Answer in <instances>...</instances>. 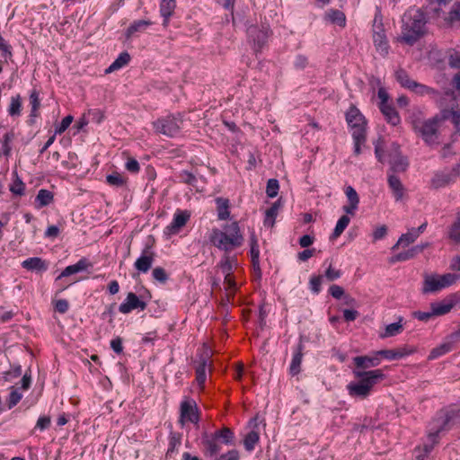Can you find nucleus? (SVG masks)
<instances>
[{
    "label": "nucleus",
    "mask_w": 460,
    "mask_h": 460,
    "mask_svg": "<svg viewBox=\"0 0 460 460\" xmlns=\"http://www.w3.org/2000/svg\"><path fill=\"white\" fill-rule=\"evenodd\" d=\"M425 14L419 9L408 11L402 19V32L396 40L406 45H413L426 33Z\"/></svg>",
    "instance_id": "obj_1"
},
{
    "label": "nucleus",
    "mask_w": 460,
    "mask_h": 460,
    "mask_svg": "<svg viewBox=\"0 0 460 460\" xmlns=\"http://www.w3.org/2000/svg\"><path fill=\"white\" fill-rule=\"evenodd\" d=\"M352 373L356 381L350 382L348 385L349 394L361 399L367 398L373 387L385 378V375L381 369L368 371L353 369Z\"/></svg>",
    "instance_id": "obj_2"
},
{
    "label": "nucleus",
    "mask_w": 460,
    "mask_h": 460,
    "mask_svg": "<svg viewBox=\"0 0 460 460\" xmlns=\"http://www.w3.org/2000/svg\"><path fill=\"white\" fill-rule=\"evenodd\" d=\"M224 230L214 229L211 234L210 241L216 247L228 252L243 243L238 222L225 226Z\"/></svg>",
    "instance_id": "obj_3"
},
{
    "label": "nucleus",
    "mask_w": 460,
    "mask_h": 460,
    "mask_svg": "<svg viewBox=\"0 0 460 460\" xmlns=\"http://www.w3.org/2000/svg\"><path fill=\"white\" fill-rule=\"evenodd\" d=\"M457 279H459V276L454 273L427 274L424 277L422 291L423 293L437 292L455 284Z\"/></svg>",
    "instance_id": "obj_4"
},
{
    "label": "nucleus",
    "mask_w": 460,
    "mask_h": 460,
    "mask_svg": "<svg viewBox=\"0 0 460 460\" xmlns=\"http://www.w3.org/2000/svg\"><path fill=\"white\" fill-rule=\"evenodd\" d=\"M212 355L211 349L203 346L202 351L199 356V360L197 361V366L195 367L196 370V381L198 385L200 386V389L204 388V384L206 381V369L207 367L211 368L212 361L210 360Z\"/></svg>",
    "instance_id": "obj_5"
},
{
    "label": "nucleus",
    "mask_w": 460,
    "mask_h": 460,
    "mask_svg": "<svg viewBox=\"0 0 460 460\" xmlns=\"http://www.w3.org/2000/svg\"><path fill=\"white\" fill-rule=\"evenodd\" d=\"M441 417L439 418L438 421L440 422V427L435 431L430 432L429 434V439L431 442L430 445H425L423 447L424 453H420V455L416 456V460H424L425 456L433 449L434 446L438 444V433L443 430L447 423L453 419V414H451L447 411H442L440 412Z\"/></svg>",
    "instance_id": "obj_6"
},
{
    "label": "nucleus",
    "mask_w": 460,
    "mask_h": 460,
    "mask_svg": "<svg viewBox=\"0 0 460 460\" xmlns=\"http://www.w3.org/2000/svg\"><path fill=\"white\" fill-rule=\"evenodd\" d=\"M153 126L156 133L171 137L178 134L181 128L180 121L172 116L159 119L153 123Z\"/></svg>",
    "instance_id": "obj_7"
},
{
    "label": "nucleus",
    "mask_w": 460,
    "mask_h": 460,
    "mask_svg": "<svg viewBox=\"0 0 460 460\" xmlns=\"http://www.w3.org/2000/svg\"><path fill=\"white\" fill-rule=\"evenodd\" d=\"M444 120L445 119H442L441 111L439 115H437L432 119L423 122L420 131L421 133L422 137L428 144L432 145L436 143L438 139V123Z\"/></svg>",
    "instance_id": "obj_8"
},
{
    "label": "nucleus",
    "mask_w": 460,
    "mask_h": 460,
    "mask_svg": "<svg viewBox=\"0 0 460 460\" xmlns=\"http://www.w3.org/2000/svg\"><path fill=\"white\" fill-rule=\"evenodd\" d=\"M346 120L353 132L366 133V119L356 106L349 107L346 113Z\"/></svg>",
    "instance_id": "obj_9"
},
{
    "label": "nucleus",
    "mask_w": 460,
    "mask_h": 460,
    "mask_svg": "<svg viewBox=\"0 0 460 460\" xmlns=\"http://www.w3.org/2000/svg\"><path fill=\"white\" fill-rule=\"evenodd\" d=\"M199 420V410L193 400H185L181 403L180 423L183 426L185 422L198 423Z\"/></svg>",
    "instance_id": "obj_10"
},
{
    "label": "nucleus",
    "mask_w": 460,
    "mask_h": 460,
    "mask_svg": "<svg viewBox=\"0 0 460 460\" xmlns=\"http://www.w3.org/2000/svg\"><path fill=\"white\" fill-rule=\"evenodd\" d=\"M373 41L376 52L381 57H385L389 51V45L383 24L374 25Z\"/></svg>",
    "instance_id": "obj_11"
},
{
    "label": "nucleus",
    "mask_w": 460,
    "mask_h": 460,
    "mask_svg": "<svg viewBox=\"0 0 460 460\" xmlns=\"http://www.w3.org/2000/svg\"><path fill=\"white\" fill-rule=\"evenodd\" d=\"M190 216L191 214L189 210H177L172 223L166 227L167 234H178L186 226Z\"/></svg>",
    "instance_id": "obj_12"
},
{
    "label": "nucleus",
    "mask_w": 460,
    "mask_h": 460,
    "mask_svg": "<svg viewBox=\"0 0 460 460\" xmlns=\"http://www.w3.org/2000/svg\"><path fill=\"white\" fill-rule=\"evenodd\" d=\"M389 164L392 171L395 172H402L408 166L407 160L401 155L399 146L396 144L392 145V150L389 154Z\"/></svg>",
    "instance_id": "obj_13"
},
{
    "label": "nucleus",
    "mask_w": 460,
    "mask_h": 460,
    "mask_svg": "<svg viewBox=\"0 0 460 460\" xmlns=\"http://www.w3.org/2000/svg\"><path fill=\"white\" fill-rule=\"evenodd\" d=\"M146 306V304L143 301H141L136 294L130 292L128 294L126 302L122 303L119 305V312L122 314H128L134 309L140 308L141 310H144Z\"/></svg>",
    "instance_id": "obj_14"
},
{
    "label": "nucleus",
    "mask_w": 460,
    "mask_h": 460,
    "mask_svg": "<svg viewBox=\"0 0 460 460\" xmlns=\"http://www.w3.org/2000/svg\"><path fill=\"white\" fill-rule=\"evenodd\" d=\"M353 362L355 365L354 369L366 371L365 369L377 367L380 364V359L378 358V355L375 353L374 356L355 357Z\"/></svg>",
    "instance_id": "obj_15"
},
{
    "label": "nucleus",
    "mask_w": 460,
    "mask_h": 460,
    "mask_svg": "<svg viewBox=\"0 0 460 460\" xmlns=\"http://www.w3.org/2000/svg\"><path fill=\"white\" fill-rule=\"evenodd\" d=\"M155 256V252L146 247L141 256L136 261V269L140 272H147L152 266Z\"/></svg>",
    "instance_id": "obj_16"
},
{
    "label": "nucleus",
    "mask_w": 460,
    "mask_h": 460,
    "mask_svg": "<svg viewBox=\"0 0 460 460\" xmlns=\"http://www.w3.org/2000/svg\"><path fill=\"white\" fill-rule=\"evenodd\" d=\"M444 26L460 27V3H455L451 10L443 18Z\"/></svg>",
    "instance_id": "obj_17"
},
{
    "label": "nucleus",
    "mask_w": 460,
    "mask_h": 460,
    "mask_svg": "<svg viewBox=\"0 0 460 460\" xmlns=\"http://www.w3.org/2000/svg\"><path fill=\"white\" fill-rule=\"evenodd\" d=\"M247 32L249 37L257 45V49H261L265 44L269 36L267 30H261L257 26H250Z\"/></svg>",
    "instance_id": "obj_18"
},
{
    "label": "nucleus",
    "mask_w": 460,
    "mask_h": 460,
    "mask_svg": "<svg viewBox=\"0 0 460 460\" xmlns=\"http://www.w3.org/2000/svg\"><path fill=\"white\" fill-rule=\"evenodd\" d=\"M429 244L428 243H426L421 245L413 246L411 249H409L408 251L400 252L397 255L392 257L390 259V261L395 262V261H406V260L411 259L414 256H416L417 254L422 252L425 248L429 247Z\"/></svg>",
    "instance_id": "obj_19"
},
{
    "label": "nucleus",
    "mask_w": 460,
    "mask_h": 460,
    "mask_svg": "<svg viewBox=\"0 0 460 460\" xmlns=\"http://www.w3.org/2000/svg\"><path fill=\"white\" fill-rule=\"evenodd\" d=\"M217 217L219 220H226L230 217V201L228 199L218 197L216 199Z\"/></svg>",
    "instance_id": "obj_20"
},
{
    "label": "nucleus",
    "mask_w": 460,
    "mask_h": 460,
    "mask_svg": "<svg viewBox=\"0 0 460 460\" xmlns=\"http://www.w3.org/2000/svg\"><path fill=\"white\" fill-rule=\"evenodd\" d=\"M207 453L209 456L217 455L220 450L221 447L219 445V438H217V435L214 433L211 438L205 436L202 441Z\"/></svg>",
    "instance_id": "obj_21"
},
{
    "label": "nucleus",
    "mask_w": 460,
    "mask_h": 460,
    "mask_svg": "<svg viewBox=\"0 0 460 460\" xmlns=\"http://www.w3.org/2000/svg\"><path fill=\"white\" fill-rule=\"evenodd\" d=\"M176 7L175 0H162L160 4V12L162 16L164 18V26H167L169 18L173 14Z\"/></svg>",
    "instance_id": "obj_22"
},
{
    "label": "nucleus",
    "mask_w": 460,
    "mask_h": 460,
    "mask_svg": "<svg viewBox=\"0 0 460 460\" xmlns=\"http://www.w3.org/2000/svg\"><path fill=\"white\" fill-rule=\"evenodd\" d=\"M90 264L88 263L87 260L82 259L77 263L74 265L67 266L61 274L58 277V279L70 276L72 274H75L77 272H80L82 270H86Z\"/></svg>",
    "instance_id": "obj_23"
},
{
    "label": "nucleus",
    "mask_w": 460,
    "mask_h": 460,
    "mask_svg": "<svg viewBox=\"0 0 460 460\" xmlns=\"http://www.w3.org/2000/svg\"><path fill=\"white\" fill-rule=\"evenodd\" d=\"M303 344L299 343L296 351L292 358L289 372L292 376H296L301 371V363L303 358Z\"/></svg>",
    "instance_id": "obj_24"
},
{
    "label": "nucleus",
    "mask_w": 460,
    "mask_h": 460,
    "mask_svg": "<svg viewBox=\"0 0 460 460\" xmlns=\"http://www.w3.org/2000/svg\"><path fill=\"white\" fill-rule=\"evenodd\" d=\"M380 110L385 115L388 123L395 126L400 122V117L395 109L388 104H380Z\"/></svg>",
    "instance_id": "obj_25"
},
{
    "label": "nucleus",
    "mask_w": 460,
    "mask_h": 460,
    "mask_svg": "<svg viewBox=\"0 0 460 460\" xmlns=\"http://www.w3.org/2000/svg\"><path fill=\"white\" fill-rule=\"evenodd\" d=\"M451 181L452 177L450 174L445 172H438L431 179L430 184L433 189L438 190L447 186Z\"/></svg>",
    "instance_id": "obj_26"
},
{
    "label": "nucleus",
    "mask_w": 460,
    "mask_h": 460,
    "mask_svg": "<svg viewBox=\"0 0 460 460\" xmlns=\"http://www.w3.org/2000/svg\"><path fill=\"white\" fill-rule=\"evenodd\" d=\"M224 285L226 290V303H231L237 290L236 283L232 275L225 276Z\"/></svg>",
    "instance_id": "obj_27"
},
{
    "label": "nucleus",
    "mask_w": 460,
    "mask_h": 460,
    "mask_svg": "<svg viewBox=\"0 0 460 460\" xmlns=\"http://www.w3.org/2000/svg\"><path fill=\"white\" fill-rule=\"evenodd\" d=\"M22 265L29 270H45L47 269L46 262L39 257L25 260L22 261Z\"/></svg>",
    "instance_id": "obj_28"
},
{
    "label": "nucleus",
    "mask_w": 460,
    "mask_h": 460,
    "mask_svg": "<svg viewBox=\"0 0 460 460\" xmlns=\"http://www.w3.org/2000/svg\"><path fill=\"white\" fill-rule=\"evenodd\" d=\"M442 119H451L455 124L457 131L460 132V110L458 108L443 110Z\"/></svg>",
    "instance_id": "obj_29"
},
{
    "label": "nucleus",
    "mask_w": 460,
    "mask_h": 460,
    "mask_svg": "<svg viewBox=\"0 0 460 460\" xmlns=\"http://www.w3.org/2000/svg\"><path fill=\"white\" fill-rule=\"evenodd\" d=\"M388 183L395 196V199L397 200L401 199L404 194V188L400 179L394 175H390L388 178Z\"/></svg>",
    "instance_id": "obj_30"
},
{
    "label": "nucleus",
    "mask_w": 460,
    "mask_h": 460,
    "mask_svg": "<svg viewBox=\"0 0 460 460\" xmlns=\"http://www.w3.org/2000/svg\"><path fill=\"white\" fill-rule=\"evenodd\" d=\"M455 303L454 302H448V301H442L438 303H433L431 304V310L433 312L434 316L435 315H443L451 311V309L454 307Z\"/></svg>",
    "instance_id": "obj_31"
},
{
    "label": "nucleus",
    "mask_w": 460,
    "mask_h": 460,
    "mask_svg": "<svg viewBox=\"0 0 460 460\" xmlns=\"http://www.w3.org/2000/svg\"><path fill=\"white\" fill-rule=\"evenodd\" d=\"M419 236L416 234V233L411 229L406 234H403L400 236L397 243L394 245L393 249H398L400 246L406 247L410 245L411 243H414Z\"/></svg>",
    "instance_id": "obj_32"
},
{
    "label": "nucleus",
    "mask_w": 460,
    "mask_h": 460,
    "mask_svg": "<svg viewBox=\"0 0 460 460\" xmlns=\"http://www.w3.org/2000/svg\"><path fill=\"white\" fill-rule=\"evenodd\" d=\"M402 319L399 320L397 323H394L391 324H388L385 331L379 334V337L382 339H385L388 337L395 336L399 333H401L403 330V326L401 323Z\"/></svg>",
    "instance_id": "obj_33"
},
{
    "label": "nucleus",
    "mask_w": 460,
    "mask_h": 460,
    "mask_svg": "<svg viewBox=\"0 0 460 460\" xmlns=\"http://www.w3.org/2000/svg\"><path fill=\"white\" fill-rule=\"evenodd\" d=\"M395 77L402 87L411 89V87L416 86V82L410 78L408 73L404 69L399 68L395 72Z\"/></svg>",
    "instance_id": "obj_34"
},
{
    "label": "nucleus",
    "mask_w": 460,
    "mask_h": 460,
    "mask_svg": "<svg viewBox=\"0 0 460 460\" xmlns=\"http://www.w3.org/2000/svg\"><path fill=\"white\" fill-rule=\"evenodd\" d=\"M130 60V56L128 52H122L118 58L106 69V73H111L115 70L126 66Z\"/></svg>",
    "instance_id": "obj_35"
},
{
    "label": "nucleus",
    "mask_w": 460,
    "mask_h": 460,
    "mask_svg": "<svg viewBox=\"0 0 460 460\" xmlns=\"http://www.w3.org/2000/svg\"><path fill=\"white\" fill-rule=\"evenodd\" d=\"M152 22L146 20H139L134 22L127 30L126 37L129 39L132 35L137 31H144L147 26L151 25Z\"/></svg>",
    "instance_id": "obj_36"
},
{
    "label": "nucleus",
    "mask_w": 460,
    "mask_h": 460,
    "mask_svg": "<svg viewBox=\"0 0 460 460\" xmlns=\"http://www.w3.org/2000/svg\"><path fill=\"white\" fill-rule=\"evenodd\" d=\"M455 344L450 341L447 337V341L441 344L440 346L433 349L429 356V358L433 359L438 356H441L448 351H450L454 348Z\"/></svg>",
    "instance_id": "obj_37"
},
{
    "label": "nucleus",
    "mask_w": 460,
    "mask_h": 460,
    "mask_svg": "<svg viewBox=\"0 0 460 460\" xmlns=\"http://www.w3.org/2000/svg\"><path fill=\"white\" fill-rule=\"evenodd\" d=\"M455 344L450 341L447 337V341L441 344L440 346L433 349L429 356V358L433 359L438 356H441L448 351H450L454 348Z\"/></svg>",
    "instance_id": "obj_38"
},
{
    "label": "nucleus",
    "mask_w": 460,
    "mask_h": 460,
    "mask_svg": "<svg viewBox=\"0 0 460 460\" xmlns=\"http://www.w3.org/2000/svg\"><path fill=\"white\" fill-rule=\"evenodd\" d=\"M327 18L332 22L341 27H344L346 25V16L344 13L339 10H330L327 13Z\"/></svg>",
    "instance_id": "obj_39"
},
{
    "label": "nucleus",
    "mask_w": 460,
    "mask_h": 460,
    "mask_svg": "<svg viewBox=\"0 0 460 460\" xmlns=\"http://www.w3.org/2000/svg\"><path fill=\"white\" fill-rule=\"evenodd\" d=\"M54 199V195L50 190L42 189L38 192L36 201L39 202V207H45L49 205Z\"/></svg>",
    "instance_id": "obj_40"
},
{
    "label": "nucleus",
    "mask_w": 460,
    "mask_h": 460,
    "mask_svg": "<svg viewBox=\"0 0 460 460\" xmlns=\"http://www.w3.org/2000/svg\"><path fill=\"white\" fill-rule=\"evenodd\" d=\"M217 438H219V441L226 445H233L234 444V433L233 431L227 428L224 427L223 429L215 432Z\"/></svg>",
    "instance_id": "obj_41"
},
{
    "label": "nucleus",
    "mask_w": 460,
    "mask_h": 460,
    "mask_svg": "<svg viewBox=\"0 0 460 460\" xmlns=\"http://www.w3.org/2000/svg\"><path fill=\"white\" fill-rule=\"evenodd\" d=\"M15 138V134L13 130L5 133L3 137V146H2V153L5 156H9L12 151L11 143Z\"/></svg>",
    "instance_id": "obj_42"
},
{
    "label": "nucleus",
    "mask_w": 460,
    "mask_h": 460,
    "mask_svg": "<svg viewBox=\"0 0 460 460\" xmlns=\"http://www.w3.org/2000/svg\"><path fill=\"white\" fill-rule=\"evenodd\" d=\"M349 221L350 219L348 216H342L337 222V225L332 234V239H336L337 237H339L343 233L345 228L348 226Z\"/></svg>",
    "instance_id": "obj_43"
},
{
    "label": "nucleus",
    "mask_w": 460,
    "mask_h": 460,
    "mask_svg": "<svg viewBox=\"0 0 460 460\" xmlns=\"http://www.w3.org/2000/svg\"><path fill=\"white\" fill-rule=\"evenodd\" d=\"M448 236L455 243H460V214L457 217V220L451 226Z\"/></svg>",
    "instance_id": "obj_44"
},
{
    "label": "nucleus",
    "mask_w": 460,
    "mask_h": 460,
    "mask_svg": "<svg viewBox=\"0 0 460 460\" xmlns=\"http://www.w3.org/2000/svg\"><path fill=\"white\" fill-rule=\"evenodd\" d=\"M259 441V434L256 431H251L249 432L243 440V445L246 450L251 451L254 448V446Z\"/></svg>",
    "instance_id": "obj_45"
},
{
    "label": "nucleus",
    "mask_w": 460,
    "mask_h": 460,
    "mask_svg": "<svg viewBox=\"0 0 460 460\" xmlns=\"http://www.w3.org/2000/svg\"><path fill=\"white\" fill-rule=\"evenodd\" d=\"M25 190V184L18 177L15 173V179L12 185L10 186V191L15 195L22 196Z\"/></svg>",
    "instance_id": "obj_46"
},
{
    "label": "nucleus",
    "mask_w": 460,
    "mask_h": 460,
    "mask_svg": "<svg viewBox=\"0 0 460 460\" xmlns=\"http://www.w3.org/2000/svg\"><path fill=\"white\" fill-rule=\"evenodd\" d=\"M235 259L234 257H230L228 255H226L222 261L220 262V268L222 271L226 275H232V269L234 264L235 263Z\"/></svg>",
    "instance_id": "obj_47"
},
{
    "label": "nucleus",
    "mask_w": 460,
    "mask_h": 460,
    "mask_svg": "<svg viewBox=\"0 0 460 460\" xmlns=\"http://www.w3.org/2000/svg\"><path fill=\"white\" fill-rule=\"evenodd\" d=\"M107 181L110 185L121 187L126 184L127 180L119 172H113L107 176Z\"/></svg>",
    "instance_id": "obj_48"
},
{
    "label": "nucleus",
    "mask_w": 460,
    "mask_h": 460,
    "mask_svg": "<svg viewBox=\"0 0 460 460\" xmlns=\"http://www.w3.org/2000/svg\"><path fill=\"white\" fill-rule=\"evenodd\" d=\"M352 137L355 141V155H358L360 154V146L361 145H364L366 142V133H358V132H352Z\"/></svg>",
    "instance_id": "obj_49"
},
{
    "label": "nucleus",
    "mask_w": 460,
    "mask_h": 460,
    "mask_svg": "<svg viewBox=\"0 0 460 460\" xmlns=\"http://www.w3.org/2000/svg\"><path fill=\"white\" fill-rule=\"evenodd\" d=\"M279 189V181L276 179H270L268 181L266 193L270 198L276 197L278 195Z\"/></svg>",
    "instance_id": "obj_50"
},
{
    "label": "nucleus",
    "mask_w": 460,
    "mask_h": 460,
    "mask_svg": "<svg viewBox=\"0 0 460 460\" xmlns=\"http://www.w3.org/2000/svg\"><path fill=\"white\" fill-rule=\"evenodd\" d=\"M21 107H22V102H21L20 96L17 95L15 97H13L12 100H11V104H10V108H9V113L12 116L19 115L20 112H21Z\"/></svg>",
    "instance_id": "obj_51"
},
{
    "label": "nucleus",
    "mask_w": 460,
    "mask_h": 460,
    "mask_svg": "<svg viewBox=\"0 0 460 460\" xmlns=\"http://www.w3.org/2000/svg\"><path fill=\"white\" fill-rule=\"evenodd\" d=\"M152 274L154 279L161 283H165L168 279V274L166 273L164 269L161 267L155 268L153 270Z\"/></svg>",
    "instance_id": "obj_52"
},
{
    "label": "nucleus",
    "mask_w": 460,
    "mask_h": 460,
    "mask_svg": "<svg viewBox=\"0 0 460 460\" xmlns=\"http://www.w3.org/2000/svg\"><path fill=\"white\" fill-rule=\"evenodd\" d=\"M30 101H31V116L32 117H37V111L40 106V99H39V95L37 93L36 91H33L31 95H30Z\"/></svg>",
    "instance_id": "obj_53"
},
{
    "label": "nucleus",
    "mask_w": 460,
    "mask_h": 460,
    "mask_svg": "<svg viewBox=\"0 0 460 460\" xmlns=\"http://www.w3.org/2000/svg\"><path fill=\"white\" fill-rule=\"evenodd\" d=\"M259 255H260L259 245H257V246L252 245L251 246L252 263L254 270H258V271H260Z\"/></svg>",
    "instance_id": "obj_54"
},
{
    "label": "nucleus",
    "mask_w": 460,
    "mask_h": 460,
    "mask_svg": "<svg viewBox=\"0 0 460 460\" xmlns=\"http://www.w3.org/2000/svg\"><path fill=\"white\" fill-rule=\"evenodd\" d=\"M410 90H411L420 95H426V94L430 95V94L435 93V91L432 88H429L426 85L418 84L417 82H416V86L411 87Z\"/></svg>",
    "instance_id": "obj_55"
},
{
    "label": "nucleus",
    "mask_w": 460,
    "mask_h": 460,
    "mask_svg": "<svg viewBox=\"0 0 460 460\" xmlns=\"http://www.w3.org/2000/svg\"><path fill=\"white\" fill-rule=\"evenodd\" d=\"M73 116L71 115H67L66 116L60 125L56 128V134H62L63 132H65L66 130V128L71 125V123L73 122Z\"/></svg>",
    "instance_id": "obj_56"
},
{
    "label": "nucleus",
    "mask_w": 460,
    "mask_h": 460,
    "mask_svg": "<svg viewBox=\"0 0 460 460\" xmlns=\"http://www.w3.org/2000/svg\"><path fill=\"white\" fill-rule=\"evenodd\" d=\"M126 169L133 173H137L140 170L138 162L133 157H128V161L125 164Z\"/></svg>",
    "instance_id": "obj_57"
},
{
    "label": "nucleus",
    "mask_w": 460,
    "mask_h": 460,
    "mask_svg": "<svg viewBox=\"0 0 460 460\" xmlns=\"http://www.w3.org/2000/svg\"><path fill=\"white\" fill-rule=\"evenodd\" d=\"M415 349L410 346H403L401 348L395 349V353L397 354V358H402L403 357L409 356L415 352Z\"/></svg>",
    "instance_id": "obj_58"
},
{
    "label": "nucleus",
    "mask_w": 460,
    "mask_h": 460,
    "mask_svg": "<svg viewBox=\"0 0 460 460\" xmlns=\"http://www.w3.org/2000/svg\"><path fill=\"white\" fill-rule=\"evenodd\" d=\"M341 275V272L340 270L334 269L332 265L329 266V268L325 271V277L328 280L333 281L337 279H339Z\"/></svg>",
    "instance_id": "obj_59"
},
{
    "label": "nucleus",
    "mask_w": 460,
    "mask_h": 460,
    "mask_svg": "<svg viewBox=\"0 0 460 460\" xmlns=\"http://www.w3.org/2000/svg\"><path fill=\"white\" fill-rule=\"evenodd\" d=\"M448 63L452 67H460V50H454V52L450 54Z\"/></svg>",
    "instance_id": "obj_60"
},
{
    "label": "nucleus",
    "mask_w": 460,
    "mask_h": 460,
    "mask_svg": "<svg viewBox=\"0 0 460 460\" xmlns=\"http://www.w3.org/2000/svg\"><path fill=\"white\" fill-rule=\"evenodd\" d=\"M323 277L321 275L314 276L310 279L311 289L314 293H318L321 289Z\"/></svg>",
    "instance_id": "obj_61"
},
{
    "label": "nucleus",
    "mask_w": 460,
    "mask_h": 460,
    "mask_svg": "<svg viewBox=\"0 0 460 460\" xmlns=\"http://www.w3.org/2000/svg\"><path fill=\"white\" fill-rule=\"evenodd\" d=\"M345 192H346V195L348 197L349 203H354V204L358 205V202H359L358 195L351 186L347 187Z\"/></svg>",
    "instance_id": "obj_62"
},
{
    "label": "nucleus",
    "mask_w": 460,
    "mask_h": 460,
    "mask_svg": "<svg viewBox=\"0 0 460 460\" xmlns=\"http://www.w3.org/2000/svg\"><path fill=\"white\" fill-rule=\"evenodd\" d=\"M376 355L382 356L388 359H398L397 354L395 353V349L378 350V351H376Z\"/></svg>",
    "instance_id": "obj_63"
},
{
    "label": "nucleus",
    "mask_w": 460,
    "mask_h": 460,
    "mask_svg": "<svg viewBox=\"0 0 460 460\" xmlns=\"http://www.w3.org/2000/svg\"><path fill=\"white\" fill-rule=\"evenodd\" d=\"M0 51L6 57L12 56L11 47L7 44L5 40L0 35Z\"/></svg>",
    "instance_id": "obj_64"
}]
</instances>
